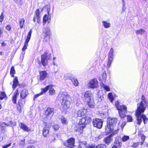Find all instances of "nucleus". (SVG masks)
I'll return each instance as SVG.
<instances>
[{
    "label": "nucleus",
    "mask_w": 148,
    "mask_h": 148,
    "mask_svg": "<svg viewBox=\"0 0 148 148\" xmlns=\"http://www.w3.org/2000/svg\"><path fill=\"white\" fill-rule=\"evenodd\" d=\"M142 101L140 104H137V109L136 112V116L137 117L138 124L140 125L143 119L144 123L145 124L148 121L147 118L143 114H141L144 112L145 110V106L144 105V103H147V101L145 99L143 95L142 96Z\"/></svg>",
    "instance_id": "f257e3e1"
},
{
    "label": "nucleus",
    "mask_w": 148,
    "mask_h": 148,
    "mask_svg": "<svg viewBox=\"0 0 148 148\" xmlns=\"http://www.w3.org/2000/svg\"><path fill=\"white\" fill-rule=\"evenodd\" d=\"M60 99L62 100V105L64 110L68 109L70 106V102L69 95L66 92H63L60 95Z\"/></svg>",
    "instance_id": "f03ea898"
},
{
    "label": "nucleus",
    "mask_w": 148,
    "mask_h": 148,
    "mask_svg": "<svg viewBox=\"0 0 148 148\" xmlns=\"http://www.w3.org/2000/svg\"><path fill=\"white\" fill-rule=\"evenodd\" d=\"M119 121L116 119L114 118L111 119L110 118H108L107 121V124L106 129L107 131H112L114 129L115 126L117 124L119 125Z\"/></svg>",
    "instance_id": "7ed1b4c3"
},
{
    "label": "nucleus",
    "mask_w": 148,
    "mask_h": 148,
    "mask_svg": "<svg viewBox=\"0 0 148 148\" xmlns=\"http://www.w3.org/2000/svg\"><path fill=\"white\" fill-rule=\"evenodd\" d=\"M115 106L117 110L120 117L122 118L125 117V114L127 113V107L125 105H119L118 101L115 103Z\"/></svg>",
    "instance_id": "20e7f679"
},
{
    "label": "nucleus",
    "mask_w": 148,
    "mask_h": 148,
    "mask_svg": "<svg viewBox=\"0 0 148 148\" xmlns=\"http://www.w3.org/2000/svg\"><path fill=\"white\" fill-rule=\"evenodd\" d=\"M86 124L84 119L82 118L80 120L78 124L76 126L75 130L76 131L79 132L80 133H82L83 129L85 127Z\"/></svg>",
    "instance_id": "39448f33"
},
{
    "label": "nucleus",
    "mask_w": 148,
    "mask_h": 148,
    "mask_svg": "<svg viewBox=\"0 0 148 148\" xmlns=\"http://www.w3.org/2000/svg\"><path fill=\"white\" fill-rule=\"evenodd\" d=\"M32 32V29L30 30V31H29V32L28 33V34L27 36V38L26 39V40L25 41V42L24 45V47L23 48H22V54H23V55L22 56V57L20 58V59L22 60L24 57V55L25 54V50L27 49V47L28 46V42H29V41L30 40L31 38V34Z\"/></svg>",
    "instance_id": "423d86ee"
},
{
    "label": "nucleus",
    "mask_w": 148,
    "mask_h": 148,
    "mask_svg": "<svg viewBox=\"0 0 148 148\" xmlns=\"http://www.w3.org/2000/svg\"><path fill=\"white\" fill-rule=\"evenodd\" d=\"M103 121L101 119H95L93 120V124L94 127L98 128H101L103 125Z\"/></svg>",
    "instance_id": "0eeeda50"
},
{
    "label": "nucleus",
    "mask_w": 148,
    "mask_h": 148,
    "mask_svg": "<svg viewBox=\"0 0 148 148\" xmlns=\"http://www.w3.org/2000/svg\"><path fill=\"white\" fill-rule=\"evenodd\" d=\"M41 16L39 9H37L36 11L33 18V21L35 22L36 21L38 23L40 22Z\"/></svg>",
    "instance_id": "6e6552de"
},
{
    "label": "nucleus",
    "mask_w": 148,
    "mask_h": 148,
    "mask_svg": "<svg viewBox=\"0 0 148 148\" xmlns=\"http://www.w3.org/2000/svg\"><path fill=\"white\" fill-rule=\"evenodd\" d=\"M89 88H97L98 86V82L97 79H94L90 80L88 84Z\"/></svg>",
    "instance_id": "1a4fd4ad"
},
{
    "label": "nucleus",
    "mask_w": 148,
    "mask_h": 148,
    "mask_svg": "<svg viewBox=\"0 0 148 148\" xmlns=\"http://www.w3.org/2000/svg\"><path fill=\"white\" fill-rule=\"evenodd\" d=\"M54 109L53 108H48L45 112L46 118L50 119L53 114Z\"/></svg>",
    "instance_id": "9d476101"
},
{
    "label": "nucleus",
    "mask_w": 148,
    "mask_h": 148,
    "mask_svg": "<svg viewBox=\"0 0 148 148\" xmlns=\"http://www.w3.org/2000/svg\"><path fill=\"white\" fill-rule=\"evenodd\" d=\"M74 143L75 139L71 138L68 140L66 142L64 143V145L66 147L73 148L74 146Z\"/></svg>",
    "instance_id": "9b49d317"
},
{
    "label": "nucleus",
    "mask_w": 148,
    "mask_h": 148,
    "mask_svg": "<svg viewBox=\"0 0 148 148\" xmlns=\"http://www.w3.org/2000/svg\"><path fill=\"white\" fill-rule=\"evenodd\" d=\"M84 98L86 101L94 98L93 94L90 91H87L85 92Z\"/></svg>",
    "instance_id": "f8f14e48"
},
{
    "label": "nucleus",
    "mask_w": 148,
    "mask_h": 148,
    "mask_svg": "<svg viewBox=\"0 0 148 148\" xmlns=\"http://www.w3.org/2000/svg\"><path fill=\"white\" fill-rule=\"evenodd\" d=\"M47 53H44L41 56V62L43 66H45L47 64Z\"/></svg>",
    "instance_id": "ddd939ff"
},
{
    "label": "nucleus",
    "mask_w": 148,
    "mask_h": 148,
    "mask_svg": "<svg viewBox=\"0 0 148 148\" xmlns=\"http://www.w3.org/2000/svg\"><path fill=\"white\" fill-rule=\"evenodd\" d=\"M87 103L88 106L91 108H94L95 106V103L94 98L92 99L88 100V101H86Z\"/></svg>",
    "instance_id": "4468645a"
},
{
    "label": "nucleus",
    "mask_w": 148,
    "mask_h": 148,
    "mask_svg": "<svg viewBox=\"0 0 148 148\" xmlns=\"http://www.w3.org/2000/svg\"><path fill=\"white\" fill-rule=\"evenodd\" d=\"M12 123L11 121H10L8 123H0V128L1 130H4L6 126L12 125Z\"/></svg>",
    "instance_id": "2eb2a0df"
},
{
    "label": "nucleus",
    "mask_w": 148,
    "mask_h": 148,
    "mask_svg": "<svg viewBox=\"0 0 148 148\" xmlns=\"http://www.w3.org/2000/svg\"><path fill=\"white\" fill-rule=\"evenodd\" d=\"M47 73L45 71H42L40 73V80H43L47 77Z\"/></svg>",
    "instance_id": "dca6fc26"
},
{
    "label": "nucleus",
    "mask_w": 148,
    "mask_h": 148,
    "mask_svg": "<svg viewBox=\"0 0 148 148\" xmlns=\"http://www.w3.org/2000/svg\"><path fill=\"white\" fill-rule=\"evenodd\" d=\"M47 125H46L45 127H44L43 130V136L45 137H47L49 135V131L48 129L47 128H49Z\"/></svg>",
    "instance_id": "f3484780"
},
{
    "label": "nucleus",
    "mask_w": 148,
    "mask_h": 148,
    "mask_svg": "<svg viewBox=\"0 0 148 148\" xmlns=\"http://www.w3.org/2000/svg\"><path fill=\"white\" fill-rule=\"evenodd\" d=\"M28 94V91L27 90L24 89L21 93V97L22 99H24L26 97Z\"/></svg>",
    "instance_id": "a211bd4d"
},
{
    "label": "nucleus",
    "mask_w": 148,
    "mask_h": 148,
    "mask_svg": "<svg viewBox=\"0 0 148 148\" xmlns=\"http://www.w3.org/2000/svg\"><path fill=\"white\" fill-rule=\"evenodd\" d=\"M84 109V108H80L77 111V114L78 116L81 117L85 114Z\"/></svg>",
    "instance_id": "6ab92c4d"
},
{
    "label": "nucleus",
    "mask_w": 148,
    "mask_h": 148,
    "mask_svg": "<svg viewBox=\"0 0 148 148\" xmlns=\"http://www.w3.org/2000/svg\"><path fill=\"white\" fill-rule=\"evenodd\" d=\"M20 127L26 132H28L31 130V129L29 128L23 123H21V124Z\"/></svg>",
    "instance_id": "aec40b11"
},
{
    "label": "nucleus",
    "mask_w": 148,
    "mask_h": 148,
    "mask_svg": "<svg viewBox=\"0 0 148 148\" xmlns=\"http://www.w3.org/2000/svg\"><path fill=\"white\" fill-rule=\"evenodd\" d=\"M112 134L104 139L103 141L106 144L109 145L112 141V139L111 138Z\"/></svg>",
    "instance_id": "412c9836"
},
{
    "label": "nucleus",
    "mask_w": 148,
    "mask_h": 148,
    "mask_svg": "<svg viewBox=\"0 0 148 148\" xmlns=\"http://www.w3.org/2000/svg\"><path fill=\"white\" fill-rule=\"evenodd\" d=\"M52 86V85L50 84L48 85L44 88L41 89V93L42 95L45 93L49 90V88H51Z\"/></svg>",
    "instance_id": "4be33fe9"
},
{
    "label": "nucleus",
    "mask_w": 148,
    "mask_h": 148,
    "mask_svg": "<svg viewBox=\"0 0 148 148\" xmlns=\"http://www.w3.org/2000/svg\"><path fill=\"white\" fill-rule=\"evenodd\" d=\"M102 25L106 28H108L110 27L111 26L110 23L106 21H103L102 22Z\"/></svg>",
    "instance_id": "5701e85b"
},
{
    "label": "nucleus",
    "mask_w": 148,
    "mask_h": 148,
    "mask_svg": "<svg viewBox=\"0 0 148 148\" xmlns=\"http://www.w3.org/2000/svg\"><path fill=\"white\" fill-rule=\"evenodd\" d=\"M106 74L105 71L103 72L101 74V81L103 83L106 82Z\"/></svg>",
    "instance_id": "b1692460"
},
{
    "label": "nucleus",
    "mask_w": 148,
    "mask_h": 148,
    "mask_svg": "<svg viewBox=\"0 0 148 148\" xmlns=\"http://www.w3.org/2000/svg\"><path fill=\"white\" fill-rule=\"evenodd\" d=\"M13 85H12V88L13 89L16 88L17 86L18 83V78L17 77H15L13 80Z\"/></svg>",
    "instance_id": "393cba45"
},
{
    "label": "nucleus",
    "mask_w": 148,
    "mask_h": 148,
    "mask_svg": "<svg viewBox=\"0 0 148 148\" xmlns=\"http://www.w3.org/2000/svg\"><path fill=\"white\" fill-rule=\"evenodd\" d=\"M18 95V90L17 89L15 91L14 93V95L13 97L12 101L15 104L16 103V100L17 98V97Z\"/></svg>",
    "instance_id": "a878e982"
},
{
    "label": "nucleus",
    "mask_w": 148,
    "mask_h": 148,
    "mask_svg": "<svg viewBox=\"0 0 148 148\" xmlns=\"http://www.w3.org/2000/svg\"><path fill=\"white\" fill-rule=\"evenodd\" d=\"M43 32L45 34V37L48 35L49 34V29L48 28H44L43 29Z\"/></svg>",
    "instance_id": "bb28decb"
},
{
    "label": "nucleus",
    "mask_w": 148,
    "mask_h": 148,
    "mask_svg": "<svg viewBox=\"0 0 148 148\" xmlns=\"http://www.w3.org/2000/svg\"><path fill=\"white\" fill-rule=\"evenodd\" d=\"M53 86V85H52V87L51 88H49V95H53L55 93V90L52 88Z\"/></svg>",
    "instance_id": "cd10ccee"
},
{
    "label": "nucleus",
    "mask_w": 148,
    "mask_h": 148,
    "mask_svg": "<svg viewBox=\"0 0 148 148\" xmlns=\"http://www.w3.org/2000/svg\"><path fill=\"white\" fill-rule=\"evenodd\" d=\"M145 31L143 29H140L138 30H137L136 31V34L137 35L140 34H143L145 33Z\"/></svg>",
    "instance_id": "c85d7f7f"
},
{
    "label": "nucleus",
    "mask_w": 148,
    "mask_h": 148,
    "mask_svg": "<svg viewBox=\"0 0 148 148\" xmlns=\"http://www.w3.org/2000/svg\"><path fill=\"white\" fill-rule=\"evenodd\" d=\"M113 50L112 48L111 49L109 53L108 58H111L113 59Z\"/></svg>",
    "instance_id": "c756f323"
},
{
    "label": "nucleus",
    "mask_w": 148,
    "mask_h": 148,
    "mask_svg": "<svg viewBox=\"0 0 148 148\" xmlns=\"http://www.w3.org/2000/svg\"><path fill=\"white\" fill-rule=\"evenodd\" d=\"M100 85L102 87H103L106 91H108L110 90V88L109 87L104 85L103 83H101Z\"/></svg>",
    "instance_id": "7c9ffc66"
},
{
    "label": "nucleus",
    "mask_w": 148,
    "mask_h": 148,
    "mask_svg": "<svg viewBox=\"0 0 148 148\" xmlns=\"http://www.w3.org/2000/svg\"><path fill=\"white\" fill-rule=\"evenodd\" d=\"M73 83L75 86H77L78 84V82L77 79L75 78H73L71 79Z\"/></svg>",
    "instance_id": "2f4dec72"
},
{
    "label": "nucleus",
    "mask_w": 148,
    "mask_h": 148,
    "mask_svg": "<svg viewBox=\"0 0 148 148\" xmlns=\"http://www.w3.org/2000/svg\"><path fill=\"white\" fill-rule=\"evenodd\" d=\"M15 73V71L14 69V66H12L11 68L10 73L12 77H13L14 76V75Z\"/></svg>",
    "instance_id": "473e14b6"
},
{
    "label": "nucleus",
    "mask_w": 148,
    "mask_h": 148,
    "mask_svg": "<svg viewBox=\"0 0 148 148\" xmlns=\"http://www.w3.org/2000/svg\"><path fill=\"white\" fill-rule=\"evenodd\" d=\"M6 97V95L4 92H1L0 93V99L1 100L3 99L4 98Z\"/></svg>",
    "instance_id": "72a5a7b5"
},
{
    "label": "nucleus",
    "mask_w": 148,
    "mask_h": 148,
    "mask_svg": "<svg viewBox=\"0 0 148 148\" xmlns=\"http://www.w3.org/2000/svg\"><path fill=\"white\" fill-rule=\"evenodd\" d=\"M84 118L85 120V122L86 124H87L91 121V118L90 116H86Z\"/></svg>",
    "instance_id": "f704fd0d"
},
{
    "label": "nucleus",
    "mask_w": 148,
    "mask_h": 148,
    "mask_svg": "<svg viewBox=\"0 0 148 148\" xmlns=\"http://www.w3.org/2000/svg\"><path fill=\"white\" fill-rule=\"evenodd\" d=\"M106 146L104 144H100L96 146L95 148H106Z\"/></svg>",
    "instance_id": "c9c22d12"
},
{
    "label": "nucleus",
    "mask_w": 148,
    "mask_h": 148,
    "mask_svg": "<svg viewBox=\"0 0 148 148\" xmlns=\"http://www.w3.org/2000/svg\"><path fill=\"white\" fill-rule=\"evenodd\" d=\"M129 139L130 137L129 136H125L122 137V139L123 142H125L127 141Z\"/></svg>",
    "instance_id": "e433bc0d"
},
{
    "label": "nucleus",
    "mask_w": 148,
    "mask_h": 148,
    "mask_svg": "<svg viewBox=\"0 0 148 148\" xmlns=\"http://www.w3.org/2000/svg\"><path fill=\"white\" fill-rule=\"evenodd\" d=\"M62 123L63 124H66L67 123V121L66 119L64 117H62L61 118Z\"/></svg>",
    "instance_id": "4c0bfd02"
},
{
    "label": "nucleus",
    "mask_w": 148,
    "mask_h": 148,
    "mask_svg": "<svg viewBox=\"0 0 148 148\" xmlns=\"http://www.w3.org/2000/svg\"><path fill=\"white\" fill-rule=\"evenodd\" d=\"M60 127L58 125H54L52 126V128L55 131L57 130Z\"/></svg>",
    "instance_id": "58836bf2"
},
{
    "label": "nucleus",
    "mask_w": 148,
    "mask_h": 148,
    "mask_svg": "<svg viewBox=\"0 0 148 148\" xmlns=\"http://www.w3.org/2000/svg\"><path fill=\"white\" fill-rule=\"evenodd\" d=\"M48 18V16L46 14L44 15L43 18V23L44 24L45 23Z\"/></svg>",
    "instance_id": "ea45409f"
},
{
    "label": "nucleus",
    "mask_w": 148,
    "mask_h": 148,
    "mask_svg": "<svg viewBox=\"0 0 148 148\" xmlns=\"http://www.w3.org/2000/svg\"><path fill=\"white\" fill-rule=\"evenodd\" d=\"M108 97L110 99V101L112 102L113 100V96L112 93H109L108 95Z\"/></svg>",
    "instance_id": "a19ab883"
},
{
    "label": "nucleus",
    "mask_w": 148,
    "mask_h": 148,
    "mask_svg": "<svg viewBox=\"0 0 148 148\" xmlns=\"http://www.w3.org/2000/svg\"><path fill=\"white\" fill-rule=\"evenodd\" d=\"M127 120L129 122H131L132 121L133 119L132 117L129 115L127 116Z\"/></svg>",
    "instance_id": "79ce46f5"
},
{
    "label": "nucleus",
    "mask_w": 148,
    "mask_h": 148,
    "mask_svg": "<svg viewBox=\"0 0 148 148\" xmlns=\"http://www.w3.org/2000/svg\"><path fill=\"white\" fill-rule=\"evenodd\" d=\"M25 20L24 19H22L20 21V24L21 28H23V24H24Z\"/></svg>",
    "instance_id": "37998d69"
},
{
    "label": "nucleus",
    "mask_w": 148,
    "mask_h": 148,
    "mask_svg": "<svg viewBox=\"0 0 148 148\" xmlns=\"http://www.w3.org/2000/svg\"><path fill=\"white\" fill-rule=\"evenodd\" d=\"M113 59L111 58H108V62L107 64V66L109 68L110 66V64H111L112 61L113 60Z\"/></svg>",
    "instance_id": "c03bdc74"
},
{
    "label": "nucleus",
    "mask_w": 148,
    "mask_h": 148,
    "mask_svg": "<svg viewBox=\"0 0 148 148\" xmlns=\"http://www.w3.org/2000/svg\"><path fill=\"white\" fill-rule=\"evenodd\" d=\"M4 18V16L3 14L2 13L0 16V25L1 24V22L3 21Z\"/></svg>",
    "instance_id": "a18cd8bd"
},
{
    "label": "nucleus",
    "mask_w": 148,
    "mask_h": 148,
    "mask_svg": "<svg viewBox=\"0 0 148 148\" xmlns=\"http://www.w3.org/2000/svg\"><path fill=\"white\" fill-rule=\"evenodd\" d=\"M140 143V142L134 143L132 145V146L133 147H137L139 145V143Z\"/></svg>",
    "instance_id": "49530a36"
},
{
    "label": "nucleus",
    "mask_w": 148,
    "mask_h": 148,
    "mask_svg": "<svg viewBox=\"0 0 148 148\" xmlns=\"http://www.w3.org/2000/svg\"><path fill=\"white\" fill-rule=\"evenodd\" d=\"M25 139H23L22 140H21V143L19 144L20 145H21V146H24L25 144Z\"/></svg>",
    "instance_id": "de8ad7c7"
},
{
    "label": "nucleus",
    "mask_w": 148,
    "mask_h": 148,
    "mask_svg": "<svg viewBox=\"0 0 148 148\" xmlns=\"http://www.w3.org/2000/svg\"><path fill=\"white\" fill-rule=\"evenodd\" d=\"M126 124V123L125 122H123L122 123V124L121 125V129L122 130H123L124 127L125 125Z\"/></svg>",
    "instance_id": "09e8293b"
},
{
    "label": "nucleus",
    "mask_w": 148,
    "mask_h": 148,
    "mask_svg": "<svg viewBox=\"0 0 148 148\" xmlns=\"http://www.w3.org/2000/svg\"><path fill=\"white\" fill-rule=\"evenodd\" d=\"M42 95L41 94V92L39 94H38L35 95L34 96V100H35V99L36 98H37V97H39L40 96Z\"/></svg>",
    "instance_id": "8fccbe9b"
},
{
    "label": "nucleus",
    "mask_w": 148,
    "mask_h": 148,
    "mask_svg": "<svg viewBox=\"0 0 148 148\" xmlns=\"http://www.w3.org/2000/svg\"><path fill=\"white\" fill-rule=\"evenodd\" d=\"M6 28L7 30L9 31L11 29V27L10 25H8L6 26Z\"/></svg>",
    "instance_id": "3c124183"
},
{
    "label": "nucleus",
    "mask_w": 148,
    "mask_h": 148,
    "mask_svg": "<svg viewBox=\"0 0 148 148\" xmlns=\"http://www.w3.org/2000/svg\"><path fill=\"white\" fill-rule=\"evenodd\" d=\"M26 148H38L37 146H35L34 145L29 146L27 147Z\"/></svg>",
    "instance_id": "603ef678"
},
{
    "label": "nucleus",
    "mask_w": 148,
    "mask_h": 148,
    "mask_svg": "<svg viewBox=\"0 0 148 148\" xmlns=\"http://www.w3.org/2000/svg\"><path fill=\"white\" fill-rule=\"evenodd\" d=\"M141 137L142 140L144 141L145 138V136L144 135L142 134L141 135Z\"/></svg>",
    "instance_id": "864d4df0"
},
{
    "label": "nucleus",
    "mask_w": 148,
    "mask_h": 148,
    "mask_svg": "<svg viewBox=\"0 0 148 148\" xmlns=\"http://www.w3.org/2000/svg\"><path fill=\"white\" fill-rule=\"evenodd\" d=\"M11 143H10L8 145H6L4 146L3 147V148H7L8 147L10 146L11 145Z\"/></svg>",
    "instance_id": "5fc2aeb1"
},
{
    "label": "nucleus",
    "mask_w": 148,
    "mask_h": 148,
    "mask_svg": "<svg viewBox=\"0 0 148 148\" xmlns=\"http://www.w3.org/2000/svg\"><path fill=\"white\" fill-rule=\"evenodd\" d=\"M126 9V6L122 7V12H124Z\"/></svg>",
    "instance_id": "6e6d98bb"
},
{
    "label": "nucleus",
    "mask_w": 148,
    "mask_h": 148,
    "mask_svg": "<svg viewBox=\"0 0 148 148\" xmlns=\"http://www.w3.org/2000/svg\"><path fill=\"white\" fill-rule=\"evenodd\" d=\"M122 1V7L125 6V2L124 0H121Z\"/></svg>",
    "instance_id": "4d7b16f0"
},
{
    "label": "nucleus",
    "mask_w": 148,
    "mask_h": 148,
    "mask_svg": "<svg viewBox=\"0 0 148 148\" xmlns=\"http://www.w3.org/2000/svg\"><path fill=\"white\" fill-rule=\"evenodd\" d=\"M144 105L146 107V106L148 107V101H147V103H144Z\"/></svg>",
    "instance_id": "13d9d810"
},
{
    "label": "nucleus",
    "mask_w": 148,
    "mask_h": 148,
    "mask_svg": "<svg viewBox=\"0 0 148 148\" xmlns=\"http://www.w3.org/2000/svg\"><path fill=\"white\" fill-rule=\"evenodd\" d=\"M51 54H49V57H48V58L47 59L49 60L50 59H51Z\"/></svg>",
    "instance_id": "bf43d9fd"
},
{
    "label": "nucleus",
    "mask_w": 148,
    "mask_h": 148,
    "mask_svg": "<svg viewBox=\"0 0 148 148\" xmlns=\"http://www.w3.org/2000/svg\"><path fill=\"white\" fill-rule=\"evenodd\" d=\"M102 100V99L101 97H99L98 99V101H101Z\"/></svg>",
    "instance_id": "052dcab7"
},
{
    "label": "nucleus",
    "mask_w": 148,
    "mask_h": 148,
    "mask_svg": "<svg viewBox=\"0 0 148 148\" xmlns=\"http://www.w3.org/2000/svg\"><path fill=\"white\" fill-rule=\"evenodd\" d=\"M2 45L3 46H6V44L5 43H4V42H3L2 43Z\"/></svg>",
    "instance_id": "680f3d73"
},
{
    "label": "nucleus",
    "mask_w": 148,
    "mask_h": 148,
    "mask_svg": "<svg viewBox=\"0 0 148 148\" xmlns=\"http://www.w3.org/2000/svg\"><path fill=\"white\" fill-rule=\"evenodd\" d=\"M112 148H118L116 147V146L114 145L112 147Z\"/></svg>",
    "instance_id": "e2e57ef3"
},
{
    "label": "nucleus",
    "mask_w": 148,
    "mask_h": 148,
    "mask_svg": "<svg viewBox=\"0 0 148 148\" xmlns=\"http://www.w3.org/2000/svg\"><path fill=\"white\" fill-rule=\"evenodd\" d=\"M18 0H14V2L16 3H17L18 2Z\"/></svg>",
    "instance_id": "0e129e2a"
},
{
    "label": "nucleus",
    "mask_w": 148,
    "mask_h": 148,
    "mask_svg": "<svg viewBox=\"0 0 148 148\" xmlns=\"http://www.w3.org/2000/svg\"><path fill=\"white\" fill-rule=\"evenodd\" d=\"M144 141H142V142H141V145H143V143L144 142Z\"/></svg>",
    "instance_id": "69168bd1"
},
{
    "label": "nucleus",
    "mask_w": 148,
    "mask_h": 148,
    "mask_svg": "<svg viewBox=\"0 0 148 148\" xmlns=\"http://www.w3.org/2000/svg\"><path fill=\"white\" fill-rule=\"evenodd\" d=\"M50 9L49 8H47V10L48 12V13L49 14V11H50Z\"/></svg>",
    "instance_id": "338daca9"
},
{
    "label": "nucleus",
    "mask_w": 148,
    "mask_h": 148,
    "mask_svg": "<svg viewBox=\"0 0 148 148\" xmlns=\"http://www.w3.org/2000/svg\"><path fill=\"white\" fill-rule=\"evenodd\" d=\"M119 144V145L121 146V143H119H119H118Z\"/></svg>",
    "instance_id": "774afa93"
}]
</instances>
